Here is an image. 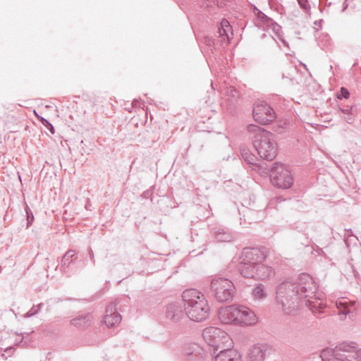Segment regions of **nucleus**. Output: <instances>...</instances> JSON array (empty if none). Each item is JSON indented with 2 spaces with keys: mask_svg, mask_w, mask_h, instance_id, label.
Here are the masks:
<instances>
[{
  "mask_svg": "<svg viewBox=\"0 0 361 361\" xmlns=\"http://www.w3.org/2000/svg\"><path fill=\"white\" fill-rule=\"evenodd\" d=\"M267 346L264 344L253 345L248 353L249 361H264L267 355Z\"/></svg>",
  "mask_w": 361,
  "mask_h": 361,
  "instance_id": "6ab92c4d",
  "label": "nucleus"
},
{
  "mask_svg": "<svg viewBox=\"0 0 361 361\" xmlns=\"http://www.w3.org/2000/svg\"><path fill=\"white\" fill-rule=\"evenodd\" d=\"M92 255H93L92 250L90 249V255L91 257H92Z\"/></svg>",
  "mask_w": 361,
  "mask_h": 361,
  "instance_id": "79ce46f5",
  "label": "nucleus"
},
{
  "mask_svg": "<svg viewBox=\"0 0 361 361\" xmlns=\"http://www.w3.org/2000/svg\"><path fill=\"white\" fill-rule=\"evenodd\" d=\"M44 306L43 303H39L37 305H34L25 314V317H30L36 315L41 310V308Z\"/></svg>",
  "mask_w": 361,
  "mask_h": 361,
  "instance_id": "a878e982",
  "label": "nucleus"
},
{
  "mask_svg": "<svg viewBox=\"0 0 361 361\" xmlns=\"http://www.w3.org/2000/svg\"><path fill=\"white\" fill-rule=\"evenodd\" d=\"M356 300H350L346 297L339 298L336 302V305L338 310V314L340 319L343 321L348 315L349 319L353 320L356 314Z\"/></svg>",
  "mask_w": 361,
  "mask_h": 361,
  "instance_id": "9d476101",
  "label": "nucleus"
},
{
  "mask_svg": "<svg viewBox=\"0 0 361 361\" xmlns=\"http://www.w3.org/2000/svg\"><path fill=\"white\" fill-rule=\"evenodd\" d=\"M252 114L255 121L262 125H267L276 118L274 109L266 102L255 104Z\"/></svg>",
  "mask_w": 361,
  "mask_h": 361,
  "instance_id": "1a4fd4ad",
  "label": "nucleus"
},
{
  "mask_svg": "<svg viewBox=\"0 0 361 361\" xmlns=\"http://www.w3.org/2000/svg\"><path fill=\"white\" fill-rule=\"evenodd\" d=\"M255 24L259 27L271 28L278 36L281 32V27L271 18L267 16L262 11L255 18Z\"/></svg>",
  "mask_w": 361,
  "mask_h": 361,
  "instance_id": "4468645a",
  "label": "nucleus"
},
{
  "mask_svg": "<svg viewBox=\"0 0 361 361\" xmlns=\"http://www.w3.org/2000/svg\"><path fill=\"white\" fill-rule=\"evenodd\" d=\"M350 96V92L347 88L342 87L337 94V98L338 99H348Z\"/></svg>",
  "mask_w": 361,
  "mask_h": 361,
  "instance_id": "c85d7f7f",
  "label": "nucleus"
},
{
  "mask_svg": "<svg viewBox=\"0 0 361 361\" xmlns=\"http://www.w3.org/2000/svg\"><path fill=\"white\" fill-rule=\"evenodd\" d=\"M92 320V315L90 313L79 315L71 319V323L80 329H84L90 326Z\"/></svg>",
  "mask_w": 361,
  "mask_h": 361,
  "instance_id": "aec40b11",
  "label": "nucleus"
},
{
  "mask_svg": "<svg viewBox=\"0 0 361 361\" xmlns=\"http://www.w3.org/2000/svg\"><path fill=\"white\" fill-rule=\"evenodd\" d=\"M345 233L344 235V240H345V243L347 244V238H346L345 235H348V236H353V234L351 229H345Z\"/></svg>",
  "mask_w": 361,
  "mask_h": 361,
  "instance_id": "4c0bfd02",
  "label": "nucleus"
},
{
  "mask_svg": "<svg viewBox=\"0 0 361 361\" xmlns=\"http://www.w3.org/2000/svg\"><path fill=\"white\" fill-rule=\"evenodd\" d=\"M241 274L244 273L243 276L245 278H257L261 280H264L269 277L268 274L267 272H255V274H253L254 272H240Z\"/></svg>",
  "mask_w": 361,
  "mask_h": 361,
  "instance_id": "393cba45",
  "label": "nucleus"
},
{
  "mask_svg": "<svg viewBox=\"0 0 361 361\" xmlns=\"http://www.w3.org/2000/svg\"><path fill=\"white\" fill-rule=\"evenodd\" d=\"M235 310L236 305H232L220 308L219 310L218 316L221 322L226 324H235L236 317Z\"/></svg>",
  "mask_w": 361,
  "mask_h": 361,
  "instance_id": "f3484780",
  "label": "nucleus"
},
{
  "mask_svg": "<svg viewBox=\"0 0 361 361\" xmlns=\"http://www.w3.org/2000/svg\"><path fill=\"white\" fill-rule=\"evenodd\" d=\"M116 306V304L111 303L106 307L104 322L108 327L114 326L121 320V316L117 312Z\"/></svg>",
  "mask_w": 361,
  "mask_h": 361,
  "instance_id": "dca6fc26",
  "label": "nucleus"
},
{
  "mask_svg": "<svg viewBox=\"0 0 361 361\" xmlns=\"http://www.w3.org/2000/svg\"><path fill=\"white\" fill-rule=\"evenodd\" d=\"M185 314L184 308L179 302H173L166 307L165 317L173 322H178Z\"/></svg>",
  "mask_w": 361,
  "mask_h": 361,
  "instance_id": "ddd939ff",
  "label": "nucleus"
},
{
  "mask_svg": "<svg viewBox=\"0 0 361 361\" xmlns=\"http://www.w3.org/2000/svg\"><path fill=\"white\" fill-rule=\"evenodd\" d=\"M184 311L187 317L197 322L209 317L210 307L203 293L195 288L186 289L182 293Z\"/></svg>",
  "mask_w": 361,
  "mask_h": 361,
  "instance_id": "f03ea898",
  "label": "nucleus"
},
{
  "mask_svg": "<svg viewBox=\"0 0 361 361\" xmlns=\"http://www.w3.org/2000/svg\"><path fill=\"white\" fill-rule=\"evenodd\" d=\"M339 109L344 114H353V106H339Z\"/></svg>",
  "mask_w": 361,
  "mask_h": 361,
  "instance_id": "7c9ffc66",
  "label": "nucleus"
},
{
  "mask_svg": "<svg viewBox=\"0 0 361 361\" xmlns=\"http://www.w3.org/2000/svg\"><path fill=\"white\" fill-rule=\"evenodd\" d=\"M250 10L252 11V12L255 15V18L262 12V11L259 10L254 4H250Z\"/></svg>",
  "mask_w": 361,
  "mask_h": 361,
  "instance_id": "f704fd0d",
  "label": "nucleus"
},
{
  "mask_svg": "<svg viewBox=\"0 0 361 361\" xmlns=\"http://www.w3.org/2000/svg\"><path fill=\"white\" fill-rule=\"evenodd\" d=\"M317 286L312 277L307 272H301L297 282L285 281L279 284L276 291L278 308L285 314L295 315L302 303L314 314H321L326 307L322 302V294L317 293Z\"/></svg>",
  "mask_w": 361,
  "mask_h": 361,
  "instance_id": "f257e3e1",
  "label": "nucleus"
},
{
  "mask_svg": "<svg viewBox=\"0 0 361 361\" xmlns=\"http://www.w3.org/2000/svg\"><path fill=\"white\" fill-rule=\"evenodd\" d=\"M298 1L302 9L307 11L310 8L308 0H298Z\"/></svg>",
  "mask_w": 361,
  "mask_h": 361,
  "instance_id": "2f4dec72",
  "label": "nucleus"
},
{
  "mask_svg": "<svg viewBox=\"0 0 361 361\" xmlns=\"http://www.w3.org/2000/svg\"><path fill=\"white\" fill-rule=\"evenodd\" d=\"M18 337H19V339L16 340L17 343H22L23 340V336L20 334L18 336Z\"/></svg>",
  "mask_w": 361,
  "mask_h": 361,
  "instance_id": "ea45409f",
  "label": "nucleus"
},
{
  "mask_svg": "<svg viewBox=\"0 0 361 361\" xmlns=\"http://www.w3.org/2000/svg\"><path fill=\"white\" fill-rule=\"evenodd\" d=\"M317 252L319 254H322V252H323L321 248H319L318 247H317Z\"/></svg>",
  "mask_w": 361,
  "mask_h": 361,
  "instance_id": "a19ab883",
  "label": "nucleus"
},
{
  "mask_svg": "<svg viewBox=\"0 0 361 361\" xmlns=\"http://www.w3.org/2000/svg\"><path fill=\"white\" fill-rule=\"evenodd\" d=\"M183 354L187 361H204L207 355L204 350L197 343L185 345Z\"/></svg>",
  "mask_w": 361,
  "mask_h": 361,
  "instance_id": "f8f14e48",
  "label": "nucleus"
},
{
  "mask_svg": "<svg viewBox=\"0 0 361 361\" xmlns=\"http://www.w3.org/2000/svg\"><path fill=\"white\" fill-rule=\"evenodd\" d=\"M242 159L249 165L256 166L258 158L247 147H240Z\"/></svg>",
  "mask_w": 361,
  "mask_h": 361,
  "instance_id": "412c9836",
  "label": "nucleus"
},
{
  "mask_svg": "<svg viewBox=\"0 0 361 361\" xmlns=\"http://www.w3.org/2000/svg\"><path fill=\"white\" fill-rule=\"evenodd\" d=\"M346 116H345L343 117V118L345 119V121L348 123H352L353 121V118L352 116L353 114H345Z\"/></svg>",
  "mask_w": 361,
  "mask_h": 361,
  "instance_id": "c9c22d12",
  "label": "nucleus"
},
{
  "mask_svg": "<svg viewBox=\"0 0 361 361\" xmlns=\"http://www.w3.org/2000/svg\"><path fill=\"white\" fill-rule=\"evenodd\" d=\"M235 287L233 282L226 278H214L210 283V290L218 302H229L233 297Z\"/></svg>",
  "mask_w": 361,
  "mask_h": 361,
  "instance_id": "423d86ee",
  "label": "nucleus"
},
{
  "mask_svg": "<svg viewBox=\"0 0 361 361\" xmlns=\"http://www.w3.org/2000/svg\"><path fill=\"white\" fill-rule=\"evenodd\" d=\"M226 94L227 96L237 99L239 97L238 91L234 87L230 86L226 90Z\"/></svg>",
  "mask_w": 361,
  "mask_h": 361,
  "instance_id": "bb28decb",
  "label": "nucleus"
},
{
  "mask_svg": "<svg viewBox=\"0 0 361 361\" xmlns=\"http://www.w3.org/2000/svg\"><path fill=\"white\" fill-rule=\"evenodd\" d=\"M136 102V100H133V104H134Z\"/></svg>",
  "mask_w": 361,
  "mask_h": 361,
  "instance_id": "37998d69",
  "label": "nucleus"
},
{
  "mask_svg": "<svg viewBox=\"0 0 361 361\" xmlns=\"http://www.w3.org/2000/svg\"><path fill=\"white\" fill-rule=\"evenodd\" d=\"M202 336L208 345L214 348V353L218 350L230 347L231 342L228 345L226 343L229 342V336L219 328L210 326L203 330Z\"/></svg>",
  "mask_w": 361,
  "mask_h": 361,
  "instance_id": "0eeeda50",
  "label": "nucleus"
},
{
  "mask_svg": "<svg viewBox=\"0 0 361 361\" xmlns=\"http://www.w3.org/2000/svg\"><path fill=\"white\" fill-rule=\"evenodd\" d=\"M77 259L76 252L73 250H68L61 259V267L63 269L68 268L69 265Z\"/></svg>",
  "mask_w": 361,
  "mask_h": 361,
  "instance_id": "5701e85b",
  "label": "nucleus"
},
{
  "mask_svg": "<svg viewBox=\"0 0 361 361\" xmlns=\"http://www.w3.org/2000/svg\"><path fill=\"white\" fill-rule=\"evenodd\" d=\"M203 42L207 47H212L214 46V40L210 37H204Z\"/></svg>",
  "mask_w": 361,
  "mask_h": 361,
  "instance_id": "473e14b6",
  "label": "nucleus"
},
{
  "mask_svg": "<svg viewBox=\"0 0 361 361\" xmlns=\"http://www.w3.org/2000/svg\"><path fill=\"white\" fill-rule=\"evenodd\" d=\"M152 195V192L151 190H145V191L142 193V196L144 198L147 199V198H149V197H150V196H151Z\"/></svg>",
  "mask_w": 361,
  "mask_h": 361,
  "instance_id": "e433bc0d",
  "label": "nucleus"
},
{
  "mask_svg": "<svg viewBox=\"0 0 361 361\" xmlns=\"http://www.w3.org/2000/svg\"><path fill=\"white\" fill-rule=\"evenodd\" d=\"M247 130L259 156L267 161L273 160L277 155V144L274 135L254 124L247 126Z\"/></svg>",
  "mask_w": 361,
  "mask_h": 361,
  "instance_id": "7ed1b4c3",
  "label": "nucleus"
},
{
  "mask_svg": "<svg viewBox=\"0 0 361 361\" xmlns=\"http://www.w3.org/2000/svg\"><path fill=\"white\" fill-rule=\"evenodd\" d=\"M266 258L262 248L245 247L238 257H234L228 268L235 271H259L264 269L263 262Z\"/></svg>",
  "mask_w": 361,
  "mask_h": 361,
  "instance_id": "20e7f679",
  "label": "nucleus"
},
{
  "mask_svg": "<svg viewBox=\"0 0 361 361\" xmlns=\"http://www.w3.org/2000/svg\"><path fill=\"white\" fill-rule=\"evenodd\" d=\"M213 236L216 242L231 243L235 237L234 234L229 228L221 226H216L212 228Z\"/></svg>",
  "mask_w": 361,
  "mask_h": 361,
  "instance_id": "2eb2a0df",
  "label": "nucleus"
},
{
  "mask_svg": "<svg viewBox=\"0 0 361 361\" xmlns=\"http://www.w3.org/2000/svg\"><path fill=\"white\" fill-rule=\"evenodd\" d=\"M235 317V325L250 326L257 322L255 312L244 305H236Z\"/></svg>",
  "mask_w": 361,
  "mask_h": 361,
  "instance_id": "9b49d317",
  "label": "nucleus"
},
{
  "mask_svg": "<svg viewBox=\"0 0 361 361\" xmlns=\"http://www.w3.org/2000/svg\"><path fill=\"white\" fill-rule=\"evenodd\" d=\"M322 361H361V348L354 342H343L334 349H324L321 352Z\"/></svg>",
  "mask_w": 361,
  "mask_h": 361,
  "instance_id": "39448f33",
  "label": "nucleus"
},
{
  "mask_svg": "<svg viewBox=\"0 0 361 361\" xmlns=\"http://www.w3.org/2000/svg\"><path fill=\"white\" fill-rule=\"evenodd\" d=\"M232 27L229 24V22L224 18L221 23L220 25L218 27V32L219 37H221V40H225L226 39H228V32H231Z\"/></svg>",
  "mask_w": 361,
  "mask_h": 361,
  "instance_id": "4be33fe9",
  "label": "nucleus"
},
{
  "mask_svg": "<svg viewBox=\"0 0 361 361\" xmlns=\"http://www.w3.org/2000/svg\"><path fill=\"white\" fill-rule=\"evenodd\" d=\"M250 10L252 11V12L255 15V18L262 12V11L259 10L254 4H250Z\"/></svg>",
  "mask_w": 361,
  "mask_h": 361,
  "instance_id": "72a5a7b5",
  "label": "nucleus"
},
{
  "mask_svg": "<svg viewBox=\"0 0 361 361\" xmlns=\"http://www.w3.org/2000/svg\"><path fill=\"white\" fill-rule=\"evenodd\" d=\"M25 212H26V216H27V227L28 228L30 226L32 225V222L34 221V215L32 212V211L30 210V209L29 208V207L27 205H26L25 207Z\"/></svg>",
  "mask_w": 361,
  "mask_h": 361,
  "instance_id": "cd10ccee",
  "label": "nucleus"
},
{
  "mask_svg": "<svg viewBox=\"0 0 361 361\" xmlns=\"http://www.w3.org/2000/svg\"><path fill=\"white\" fill-rule=\"evenodd\" d=\"M269 176L272 184L279 188H289L293 185L292 175L284 164L276 163Z\"/></svg>",
  "mask_w": 361,
  "mask_h": 361,
  "instance_id": "6e6552de",
  "label": "nucleus"
},
{
  "mask_svg": "<svg viewBox=\"0 0 361 361\" xmlns=\"http://www.w3.org/2000/svg\"><path fill=\"white\" fill-rule=\"evenodd\" d=\"M39 120L51 132V134L54 133V128L48 120L42 116L39 117Z\"/></svg>",
  "mask_w": 361,
  "mask_h": 361,
  "instance_id": "c756f323",
  "label": "nucleus"
},
{
  "mask_svg": "<svg viewBox=\"0 0 361 361\" xmlns=\"http://www.w3.org/2000/svg\"><path fill=\"white\" fill-rule=\"evenodd\" d=\"M252 296L255 299L262 300L267 297L264 286L262 283H259L252 289Z\"/></svg>",
  "mask_w": 361,
  "mask_h": 361,
  "instance_id": "b1692460",
  "label": "nucleus"
},
{
  "mask_svg": "<svg viewBox=\"0 0 361 361\" xmlns=\"http://www.w3.org/2000/svg\"><path fill=\"white\" fill-rule=\"evenodd\" d=\"M214 358L215 361H241L240 353L229 347L220 350Z\"/></svg>",
  "mask_w": 361,
  "mask_h": 361,
  "instance_id": "a211bd4d",
  "label": "nucleus"
},
{
  "mask_svg": "<svg viewBox=\"0 0 361 361\" xmlns=\"http://www.w3.org/2000/svg\"><path fill=\"white\" fill-rule=\"evenodd\" d=\"M245 212H246V214H244L245 217V216L249 217L250 216H251L254 213L252 210H250L249 209H247Z\"/></svg>",
  "mask_w": 361,
  "mask_h": 361,
  "instance_id": "58836bf2",
  "label": "nucleus"
}]
</instances>
